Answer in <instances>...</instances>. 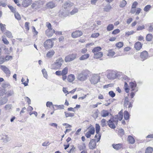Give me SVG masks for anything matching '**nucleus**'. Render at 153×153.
<instances>
[{
  "label": "nucleus",
  "mask_w": 153,
  "mask_h": 153,
  "mask_svg": "<svg viewBox=\"0 0 153 153\" xmlns=\"http://www.w3.org/2000/svg\"><path fill=\"white\" fill-rule=\"evenodd\" d=\"M51 105L53 106V108H54L53 106L54 105L51 102H47L46 103V106L47 107H50Z\"/></svg>",
  "instance_id": "obj_58"
},
{
  "label": "nucleus",
  "mask_w": 153,
  "mask_h": 153,
  "mask_svg": "<svg viewBox=\"0 0 153 153\" xmlns=\"http://www.w3.org/2000/svg\"><path fill=\"white\" fill-rule=\"evenodd\" d=\"M108 94L109 95L112 97H114L115 95V94L112 91H109V92Z\"/></svg>",
  "instance_id": "obj_62"
},
{
  "label": "nucleus",
  "mask_w": 153,
  "mask_h": 153,
  "mask_svg": "<svg viewBox=\"0 0 153 153\" xmlns=\"http://www.w3.org/2000/svg\"><path fill=\"white\" fill-rule=\"evenodd\" d=\"M53 45V43L51 39L47 40L44 43V47L46 49L52 48Z\"/></svg>",
  "instance_id": "obj_6"
},
{
  "label": "nucleus",
  "mask_w": 153,
  "mask_h": 153,
  "mask_svg": "<svg viewBox=\"0 0 153 153\" xmlns=\"http://www.w3.org/2000/svg\"><path fill=\"white\" fill-rule=\"evenodd\" d=\"M6 25L4 24H3L1 23H0V27L1 31L2 33H4L5 30H6Z\"/></svg>",
  "instance_id": "obj_39"
},
{
  "label": "nucleus",
  "mask_w": 153,
  "mask_h": 153,
  "mask_svg": "<svg viewBox=\"0 0 153 153\" xmlns=\"http://www.w3.org/2000/svg\"><path fill=\"white\" fill-rule=\"evenodd\" d=\"M30 23L29 22H26L25 23V26L26 29L28 30H29V25Z\"/></svg>",
  "instance_id": "obj_56"
},
{
  "label": "nucleus",
  "mask_w": 153,
  "mask_h": 153,
  "mask_svg": "<svg viewBox=\"0 0 153 153\" xmlns=\"http://www.w3.org/2000/svg\"><path fill=\"white\" fill-rule=\"evenodd\" d=\"M152 35L151 34H148L146 37V39L147 41H151L152 39Z\"/></svg>",
  "instance_id": "obj_38"
},
{
  "label": "nucleus",
  "mask_w": 153,
  "mask_h": 153,
  "mask_svg": "<svg viewBox=\"0 0 153 153\" xmlns=\"http://www.w3.org/2000/svg\"><path fill=\"white\" fill-rule=\"evenodd\" d=\"M88 132L90 133V134H93L95 132V128L93 127H90L88 128Z\"/></svg>",
  "instance_id": "obj_33"
},
{
  "label": "nucleus",
  "mask_w": 153,
  "mask_h": 153,
  "mask_svg": "<svg viewBox=\"0 0 153 153\" xmlns=\"http://www.w3.org/2000/svg\"><path fill=\"white\" fill-rule=\"evenodd\" d=\"M100 35V34L98 33H95L92 34L91 35V37L93 38L97 37H98Z\"/></svg>",
  "instance_id": "obj_57"
},
{
  "label": "nucleus",
  "mask_w": 153,
  "mask_h": 153,
  "mask_svg": "<svg viewBox=\"0 0 153 153\" xmlns=\"http://www.w3.org/2000/svg\"><path fill=\"white\" fill-rule=\"evenodd\" d=\"M100 129V126L99 124H96V132L97 134L95 135V137L97 138L96 141L97 142L100 141L101 137V135L99 133Z\"/></svg>",
  "instance_id": "obj_4"
},
{
  "label": "nucleus",
  "mask_w": 153,
  "mask_h": 153,
  "mask_svg": "<svg viewBox=\"0 0 153 153\" xmlns=\"http://www.w3.org/2000/svg\"><path fill=\"white\" fill-rule=\"evenodd\" d=\"M68 68L66 67L64 68L62 71V75H66L68 72Z\"/></svg>",
  "instance_id": "obj_35"
},
{
  "label": "nucleus",
  "mask_w": 153,
  "mask_h": 153,
  "mask_svg": "<svg viewBox=\"0 0 153 153\" xmlns=\"http://www.w3.org/2000/svg\"><path fill=\"white\" fill-rule=\"evenodd\" d=\"M82 34V33L80 31H76L72 33L71 36L72 37L76 38L79 37Z\"/></svg>",
  "instance_id": "obj_13"
},
{
  "label": "nucleus",
  "mask_w": 153,
  "mask_h": 153,
  "mask_svg": "<svg viewBox=\"0 0 153 153\" xmlns=\"http://www.w3.org/2000/svg\"><path fill=\"white\" fill-rule=\"evenodd\" d=\"M128 141L131 144H133L135 143V140L134 138L131 136H128Z\"/></svg>",
  "instance_id": "obj_30"
},
{
  "label": "nucleus",
  "mask_w": 153,
  "mask_h": 153,
  "mask_svg": "<svg viewBox=\"0 0 153 153\" xmlns=\"http://www.w3.org/2000/svg\"><path fill=\"white\" fill-rule=\"evenodd\" d=\"M153 149L152 147H148L145 151V153H152Z\"/></svg>",
  "instance_id": "obj_47"
},
{
  "label": "nucleus",
  "mask_w": 153,
  "mask_h": 153,
  "mask_svg": "<svg viewBox=\"0 0 153 153\" xmlns=\"http://www.w3.org/2000/svg\"><path fill=\"white\" fill-rule=\"evenodd\" d=\"M114 28V26L112 24H109L108 25L107 28V30L108 31H110L112 30Z\"/></svg>",
  "instance_id": "obj_45"
},
{
  "label": "nucleus",
  "mask_w": 153,
  "mask_h": 153,
  "mask_svg": "<svg viewBox=\"0 0 153 153\" xmlns=\"http://www.w3.org/2000/svg\"><path fill=\"white\" fill-rule=\"evenodd\" d=\"M103 55V53L102 52H100L97 53H95L94 58L95 59H98L102 57Z\"/></svg>",
  "instance_id": "obj_23"
},
{
  "label": "nucleus",
  "mask_w": 153,
  "mask_h": 153,
  "mask_svg": "<svg viewBox=\"0 0 153 153\" xmlns=\"http://www.w3.org/2000/svg\"><path fill=\"white\" fill-rule=\"evenodd\" d=\"M142 45L139 42H136L134 45V48L137 50H140L142 48Z\"/></svg>",
  "instance_id": "obj_21"
},
{
  "label": "nucleus",
  "mask_w": 153,
  "mask_h": 153,
  "mask_svg": "<svg viewBox=\"0 0 153 153\" xmlns=\"http://www.w3.org/2000/svg\"><path fill=\"white\" fill-rule=\"evenodd\" d=\"M101 48L100 47H98L94 48L92 50V52L95 54L99 52L101 50Z\"/></svg>",
  "instance_id": "obj_29"
},
{
  "label": "nucleus",
  "mask_w": 153,
  "mask_h": 153,
  "mask_svg": "<svg viewBox=\"0 0 153 153\" xmlns=\"http://www.w3.org/2000/svg\"><path fill=\"white\" fill-rule=\"evenodd\" d=\"M46 6L48 8H52L55 7V4L52 2H50L47 3Z\"/></svg>",
  "instance_id": "obj_32"
},
{
  "label": "nucleus",
  "mask_w": 153,
  "mask_h": 153,
  "mask_svg": "<svg viewBox=\"0 0 153 153\" xmlns=\"http://www.w3.org/2000/svg\"><path fill=\"white\" fill-rule=\"evenodd\" d=\"M69 13H67L66 12L64 11L62 12L60 11L59 14V16L62 17L64 18L67 17V16H69Z\"/></svg>",
  "instance_id": "obj_28"
},
{
  "label": "nucleus",
  "mask_w": 153,
  "mask_h": 153,
  "mask_svg": "<svg viewBox=\"0 0 153 153\" xmlns=\"http://www.w3.org/2000/svg\"><path fill=\"white\" fill-rule=\"evenodd\" d=\"M1 38H2V41L4 44L7 45L9 44V42L7 40L4 36H2Z\"/></svg>",
  "instance_id": "obj_37"
},
{
  "label": "nucleus",
  "mask_w": 153,
  "mask_h": 153,
  "mask_svg": "<svg viewBox=\"0 0 153 153\" xmlns=\"http://www.w3.org/2000/svg\"><path fill=\"white\" fill-rule=\"evenodd\" d=\"M124 106L126 108H128L129 109H131L132 107V103L128 101L127 97H126L125 99Z\"/></svg>",
  "instance_id": "obj_11"
},
{
  "label": "nucleus",
  "mask_w": 153,
  "mask_h": 153,
  "mask_svg": "<svg viewBox=\"0 0 153 153\" xmlns=\"http://www.w3.org/2000/svg\"><path fill=\"white\" fill-rule=\"evenodd\" d=\"M126 2L125 0H123L121 1L120 2V7H124L126 4Z\"/></svg>",
  "instance_id": "obj_41"
},
{
  "label": "nucleus",
  "mask_w": 153,
  "mask_h": 153,
  "mask_svg": "<svg viewBox=\"0 0 153 153\" xmlns=\"http://www.w3.org/2000/svg\"><path fill=\"white\" fill-rule=\"evenodd\" d=\"M77 56L76 53L69 55L66 56L65 58V61L66 62H69L75 59Z\"/></svg>",
  "instance_id": "obj_5"
},
{
  "label": "nucleus",
  "mask_w": 153,
  "mask_h": 153,
  "mask_svg": "<svg viewBox=\"0 0 153 153\" xmlns=\"http://www.w3.org/2000/svg\"><path fill=\"white\" fill-rule=\"evenodd\" d=\"M113 118L115 119V122H116V121L118 122V120H121L123 118V112L121 111H120L118 114L115 115Z\"/></svg>",
  "instance_id": "obj_12"
},
{
  "label": "nucleus",
  "mask_w": 153,
  "mask_h": 153,
  "mask_svg": "<svg viewBox=\"0 0 153 153\" xmlns=\"http://www.w3.org/2000/svg\"><path fill=\"white\" fill-rule=\"evenodd\" d=\"M78 9L77 8H74L73 10L69 13L71 15H73L77 13L78 12Z\"/></svg>",
  "instance_id": "obj_49"
},
{
  "label": "nucleus",
  "mask_w": 153,
  "mask_h": 153,
  "mask_svg": "<svg viewBox=\"0 0 153 153\" xmlns=\"http://www.w3.org/2000/svg\"><path fill=\"white\" fill-rule=\"evenodd\" d=\"M63 62L64 60L61 57L59 58L56 60L55 62L52 64L51 68L55 70L59 69Z\"/></svg>",
  "instance_id": "obj_3"
},
{
  "label": "nucleus",
  "mask_w": 153,
  "mask_h": 153,
  "mask_svg": "<svg viewBox=\"0 0 153 153\" xmlns=\"http://www.w3.org/2000/svg\"><path fill=\"white\" fill-rule=\"evenodd\" d=\"M101 125L102 127H104L106 126V120L104 119H102L101 121Z\"/></svg>",
  "instance_id": "obj_52"
},
{
  "label": "nucleus",
  "mask_w": 153,
  "mask_h": 153,
  "mask_svg": "<svg viewBox=\"0 0 153 153\" xmlns=\"http://www.w3.org/2000/svg\"><path fill=\"white\" fill-rule=\"evenodd\" d=\"M85 145L84 143H83L82 145H80L79 146V149L80 150L85 149Z\"/></svg>",
  "instance_id": "obj_55"
},
{
  "label": "nucleus",
  "mask_w": 153,
  "mask_h": 153,
  "mask_svg": "<svg viewBox=\"0 0 153 153\" xmlns=\"http://www.w3.org/2000/svg\"><path fill=\"white\" fill-rule=\"evenodd\" d=\"M9 84L7 83H4L1 85V87L4 89L9 88Z\"/></svg>",
  "instance_id": "obj_43"
},
{
  "label": "nucleus",
  "mask_w": 153,
  "mask_h": 153,
  "mask_svg": "<svg viewBox=\"0 0 153 153\" xmlns=\"http://www.w3.org/2000/svg\"><path fill=\"white\" fill-rule=\"evenodd\" d=\"M128 85L127 84V83L125 82V85H124V87H125V91L126 92L128 93L129 91V89H128Z\"/></svg>",
  "instance_id": "obj_54"
},
{
  "label": "nucleus",
  "mask_w": 153,
  "mask_h": 153,
  "mask_svg": "<svg viewBox=\"0 0 153 153\" xmlns=\"http://www.w3.org/2000/svg\"><path fill=\"white\" fill-rule=\"evenodd\" d=\"M145 28L144 26L143 25L142 26H139L137 28V30H140L144 29Z\"/></svg>",
  "instance_id": "obj_64"
},
{
  "label": "nucleus",
  "mask_w": 153,
  "mask_h": 153,
  "mask_svg": "<svg viewBox=\"0 0 153 153\" xmlns=\"http://www.w3.org/2000/svg\"><path fill=\"white\" fill-rule=\"evenodd\" d=\"M100 74H93L91 75L89 81L91 84L95 85L100 82Z\"/></svg>",
  "instance_id": "obj_2"
},
{
  "label": "nucleus",
  "mask_w": 153,
  "mask_h": 153,
  "mask_svg": "<svg viewBox=\"0 0 153 153\" xmlns=\"http://www.w3.org/2000/svg\"><path fill=\"white\" fill-rule=\"evenodd\" d=\"M116 74L114 72H112L109 73L107 75V77L110 79H113L116 78Z\"/></svg>",
  "instance_id": "obj_16"
},
{
  "label": "nucleus",
  "mask_w": 153,
  "mask_h": 153,
  "mask_svg": "<svg viewBox=\"0 0 153 153\" xmlns=\"http://www.w3.org/2000/svg\"><path fill=\"white\" fill-rule=\"evenodd\" d=\"M42 74L44 76L46 79L48 77V75L47 72L45 69H44L42 70Z\"/></svg>",
  "instance_id": "obj_50"
},
{
  "label": "nucleus",
  "mask_w": 153,
  "mask_h": 153,
  "mask_svg": "<svg viewBox=\"0 0 153 153\" xmlns=\"http://www.w3.org/2000/svg\"><path fill=\"white\" fill-rule=\"evenodd\" d=\"M138 4V3L136 1L134 2L132 5L131 8H135Z\"/></svg>",
  "instance_id": "obj_60"
},
{
  "label": "nucleus",
  "mask_w": 153,
  "mask_h": 153,
  "mask_svg": "<svg viewBox=\"0 0 153 153\" xmlns=\"http://www.w3.org/2000/svg\"><path fill=\"white\" fill-rule=\"evenodd\" d=\"M111 8V7L110 4L108 5L105 7L104 9V10L106 12H109Z\"/></svg>",
  "instance_id": "obj_44"
},
{
  "label": "nucleus",
  "mask_w": 153,
  "mask_h": 153,
  "mask_svg": "<svg viewBox=\"0 0 153 153\" xmlns=\"http://www.w3.org/2000/svg\"><path fill=\"white\" fill-rule=\"evenodd\" d=\"M55 32V30L52 29H47L45 31V33L46 35L48 37L52 36L54 33Z\"/></svg>",
  "instance_id": "obj_14"
},
{
  "label": "nucleus",
  "mask_w": 153,
  "mask_h": 153,
  "mask_svg": "<svg viewBox=\"0 0 153 153\" xmlns=\"http://www.w3.org/2000/svg\"><path fill=\"white\" fill-rule=\"evenodd\" d=\"M113 148L116 150H118L120 149L122 147V145L120 143L116 144H113L112 145Z\"/></svg>",
  "instance_id": "obj_22"
},
{
  "label": "nucleus",
  "mask_w": 153,
  "mask_h": 153,
  "mask_svg": "<svg viewBox=\"0 0 153 153\" xmlns=\"http://www.w3.org/2000/svg\"><path fill=\"white\" fill-rule=\"evenodd\" d=\"M152 7V6L150 5H148L146 6L144 8L143 10L145 12H148L149 10Z\"/></svg>",
  "instance_id": "obj_46"
},
{
  "label": "nucleus",
  "mask_w": 153,
  "mask_h": 153,
  "mask_svg": "<svg viewBox=\"0 0 153 153\" xmlns=\"http://www.w3.org/2000/svg\"><path fill=\"white\" fill-rule=\"evenodd\" d=\"M74 5V4L73 3L71 2L70 1H67L65 2L63 4V7L65 8L66 9L69 7H71L73 6Z\"/></svg>",
  "instance_id": "obj_17"
},
{
  "label": "nucleus",
  "mask_w": 153,
  "mask_h": 153,
  "mask_svg": "<svg viewBox=\"0 0 153 153\" xmlns=\"http://www.w3.org/2000/svg\"><path fill=\"white\" fill-rule=\"evenodd\" d=\"M8 101L7 99L5 97L1 98L0 99V105L5 104Z\"/></svg>",
  "instance_id": "obj_26"
},
{
  "label": "nucleus",
  "mask_w": 153,
  "mask_h": 153,
  "mask_svg": "<svg viewBox=\"0 0 153 153\" xmlns=\"http://www.w3.org/2000/svg\"><path fill=\"white\" fill-rule=\"evenodd\" d=\"M115 53L114 51L111 50H109L108 51V56L110 57H112L114 55Z\"/></svg>",
  "instance_id": "obj_42"
},
{
  "label": "nucleus",
  "mask_w": 153,
  "mask_h": 153,
  "mask_svg": "<svg viewBox=\"0 0 153 153\" xmlns=\"http://www.w3.org/2000/svg\"><path fill=\"white\" fill-rule=\"evenodd\" d=\"M129 115L128 112L126 111L124 112V118L126 120H127L129 118Z\"/></svg>",
  "instance_id": "obj_40"
},
{
  "label": "nucleus",
  "mask_w": 153,
  "mask_h": 153,
  "mask_svg": "<svg viewBox=\"0 0 153 153\" xmlns=\"http://www.w3.org/2000/svg\"><path fill=\"white\" fill-rule=\"evenodd\" d=\"M96 141L95 139H92L90 140L88 144L89 147L90 149H94L96 148Z\"/></svg>",
  "instance_id": "obj_10"
},
{
  "label": "nucleus",
  "mask_w": 153,
  "mask_h": 153,
  "mask_svg": "<svg viewBox=\"0 0 153 153\" xmlns=\"http://www.w3.org/2000/svg\"><path fill=\"white\" fill-rule=\"evenodd\" d=\"M65 117L66 118L69 117H72L74 116V113H72L70 112H67L66 111H65L64 112Z\"/></svg>",
  "instance_id": "obj_34"
},
{
  "label": "nucleus",
  "mask_w": 153,
  "mask_h": 153,
  "mask_svg": "<svg viewBox=\"0 0 153 153\" xmlns=\"http://www.w3.org/2000/svg\"><path fill=\"white\" fill-rule=\"evenodd\" d=\"M32 2V0H24L22 2V4L24 7H27L31 4Z\"/></svg>",
  "instance_id": "obj_19"
},
{
  "label": "nucleus",
  "mask_w": 153,
  "mask_h": 153,
  "mask_svg": "<svg viewBox=\"0 0 153 153\" xmlns=\"http://www.w3.org/2000/svg\"><path fill=\"white\" fill-rule=\"evenodd\" d=\"M5 34L7 37L11 38H13V36L11 32L8 30H6V32L4 33Z\"/></svg>",
  "instance_id": "obj_31"
},
{
  "label": "nucleus",
  "mask_w": 153,
  "mask_h": 153,
  "mask_svg": "<svg viewBox=\"0 0 153 153\" xmlns=\"http://www.w3.org/2000/svg\"><path fill=\"white\" fill-rule=\"evenodd\" d=\"M134 33V32L133 30H131L129 31L126 32L125 33V36H128L131 35L133 34Z\"/></svg>",
  "instance_id": "obj_53"
},
{
  "label": "nucleus",
  "mask_w": 153,
  "mask_h": 153,
  "mask_svg": "<svg viewBox=\"0 0 153 153\" xmlns=\"http://www.w3.org/2000/svg\"><path fill=\"white\" fill-rule=\"evenodd\" d=\"M109 112L107 110H103L101 112V115L102 117H105L108 116Z\"/></svg>",
  "instance_id": "obj_27"
},
{
  "label": "nucleus",
  "mask_w": 153,
  "mask_h": 153,
  "mask_svg": "<svg viewBox=\"0 0 153 153\" xmlns=\"http://www.w3.org/2000/svg\"><path fill=\"white\" fill-rule=\"evenodd\" d=\"M55 52L53 50L48 51L46 54V56L48 58H51L55 54Z\"/></svg>",
  "instance_id": "obj_20"
},
{
  "label": "nucleus",
  "mask_w": 153,
  "mask_h": 153,
  "mask_svg": "<svg viewBox=\"0 0 153 153\" xmlns=\"http://www.w3.org/2000/svg\"><path fill=\"white\" fill-rule=\"evenodd\" d=\"M14 94L13 91V90H10L8 92L7 95L8 96H11Z\"/></svg>",
  "instance_id": "obj_61"
},
{
  "label": "nucleus",
  "mask_w": 153,
  "mask_h": 153,
  "mask_svg": "<svg viewBox=\"0 0 153 153\" xmlns=\"http://www.w3.org/2000/svg\"><path fill=\"white\" fill-rule=\"evenodd\" d=\"M123 45V43L122 42H119L117 43L115 45L118 48H121L122 47Z\"/></svg>",
  "instance_id": "obj_48"
},
{
  "label": "nucleus",
  "mask_w": 153,
  "mask_h": 153,
  "mask_svg": "<svg viewBox=\"0 0 153 153\" xmlns=\"http://www.w3.org/2000/svg\"><path fill=\"white\" fill-rule=\"evenodd\" d=\"M12 105L10 104H7L5 106V108L6 110H10L11 109Z\"/></svg>",
  "instance_id": "obj_59"
},
{
  "label": "nucleus",
  "mask_w": 153,
  "mask_h": 153,
  "mask_svg": "<svg viewBox=\"0 0 153 153\" xmlns=\"http://www.w3.org/2000/svg\"><path fill=\"white\" fill-rule=\"evenodd\" d=\"M75 79V76L74 74H71L69 75L67 77L68 81L70 82H73Z\"/></svg>",
  "instance_id": "obj_24"
},
{
  "label": "nucleus",
  "mask_w": 153,
  "mask_h": 153,
  "mask_svg": "<svg viewBox=\"0 0 153 153\" xmlns=\"http://www.w3.org/2000/svg\"><path fill=\"white\" fill-rule=\"evenodd\" d=\"M14 16L15 18L18 20H20L21 19L20 16L18 13H15Z\"/></svg>",
  "instance_id": "obj_51"
},
{
  "label": "nucleus",
  "mask_w": 153,
  "mask_h": 153,
  "mask_svg": "<svg viewBox=\"0 0 153 153\" xmlns=\"http://www.w3.org/2000/svg\"><path fill=\"white\" fill-rule=\"evenodd\" d=\"M43 2L40 0L38 1H36L32 4L31 6L33 8H39L43 6Z\"/></svg>",
  "instance_id": "obj_9"
},
{
  "label": "nucleus",
  "mask_w": 153,
  "mask_h": 153,
  "mask_svg": "<svg viewBox=\"0 0 153 153\" xmlns=\"http://www.w3.org/2000/svg\"><path fill=\"white\" fill-rule=\"evenodd\" d=\"M2 140L5 143L7 142L10 140V139L9 137L7 136H5L2 138Z\"/></svg>",
  "instance_id": "obj_36"
},
{
  "label": "nucleus",
  "mask_w": 153,
  "mask_h": 153,
  "mask_svg": "<svg viewBox=\"0 0 153 153\" xmlns=\"http://www.w3.org/2000/svg\"><path fill=\"white\" fill-rule=\"evenodd\" d=\"M90 56V54L88 53H86L82 55L79 58L80 60H84L88 59Z\"/></svg>",
  "instance_id": "obj_25"
},
{
  "label": "nucleus",
  "mask_w": 153,
  "mask_h": 153,
  "mask_svg": "<svg viewBox=\"0 0 153 153\" xmlns=\"http://www.w3.org/2000/svg\"><path fill=\"white\" fill-rule=\"evenodd\" d=\"M120 32V30L118 29H117L114 30L112 32V34H116L119 33Z\"/></svg>",
  "instance_id": "obj_63"
},
{
  "label": "nucleus",
  "mask_w": 153,
  "mask_h": 153,
  "mask_svg": "<svg viewBox=\"0 0 153 153\" xmlns=\"http://www.w3.org/2000/svg\"><path fill=\"white\" fill-rule=\"evenodd\" d=\"M114 119L113 117V118L109 120L107 122L109 126L113 129H114L115 128V125H117L118 122L117 121L115 122Z\"/></svg>",
  "instance_id": "obj_7"
},
{
  "label": "nucleus",
  "mask_w": 153,
  "mask_h": 153,
  "mask_svg": "<svg viewBox=\"0 0 153 153\" xmlns=\"http://www.w3.org/2000/svg\"><path fill=\"white\" fill-rule=\"evenodd\" d=\"M129 85L131 89H132V91L137 92V89L136 88V84L134 82H130L129 83Z\"/></svg>",
  "instance_id": "obj_18"
},
{
  "label": "nucleus",
  "mask_w": 153,
  "mask_h": 153,
  "mask_svg": "<svg viewBox=\"0 0 153 153\" xmlns=\"http://www.w3.org/2000/svg\"><path fill=\"white\" fill-rule=\"evenodd\" d=\"M140 57L142 61H144L148 57V53L146 51H144L142 52L140 55Z\"/></svg>",
  "instance_id": "obj_15"
},
{
  "label": "nucleus",
  "mask_w": 153,
  "mask_h": 153,
  "mask_svg": "<svg viewBox=\"0 0 153 153\" xmlns=\"http://www.w3.org/2000/svg\"><path fill=\"white\" fill-rule=\"evenodd\" d=\"M0 68L4 72L7 76H10V71L5 66L0 65Z\"/></svg>",
  "instance_id": "obj_8"
},
{
  "label": "nucleus",
  "mask_w": 153,
  "mask_h": 153,
  "mask_svg": "<svg viewBox=\"0 0 153 153\" xmlns=\"http://www.w3.org/2000/svg\"><path fill=\"white\" fill-rule=\"evenodd\" d=\"M89 73L90 71L88 70H84L78 74L77 79L80 81H84L87 79Z\"/></svg>",
  "instance_id": "obj_1"
}]
</instances>
